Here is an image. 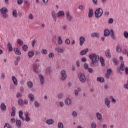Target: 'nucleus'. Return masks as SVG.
I'll list each match as a JSON object with an SVG mask.
<instances>
[{
    "instance_id": "f257e3e1",
    "label": "nucleus",
    "mask_w": 128,
    "mask_h": 128,
    "mask_svg": "<svg viewBox=\"0 0 128 128\" xmlns=\"http://www.w3.org/2000/svg\"><path fill=\"white\" fill-rule=\"evenodd\" d=\"M90 60V66L92 68H96L98 66V60H100V56L96 54L89 55Z\"/></svg>"
},
{
    "instance_id": "f03ea898",
    "label": "nucleus",
    "mask_w": 128,
    "mask_h": 128,
    "mask_svg": "<svg viewBox=\"0 0 128 128\" xmlns=\"http://www.w3.org/2000/svg\"><path fill=\"white\" fill-rule=\"evenodd\" d=\"M102 14H104V11L102 8H97L94 12L95 18H100L102 16Z\"/></svg>"
},
{
    "instance_id": "7ed1b4c3",
    "label": "nucleus",
    "mask_w": 128,
    "mask_h": 128,
    "mask_svg": "<svg viewBox=\"0 0 128 128\" xmlns=\"http://www.w3.org/2000/svg\"><path fill=\"white\" fill-rule=\"evenodd\" d=\"M2 12V16H3L4 18H8V14H6V13L8 12V8H3L0 10V12Z\"/></svg>"
},
{
    "instance_id": "20e7f679",
    "label": "nucleus",
    "mask_w": 128,
    "mask_h": 128,
    "mask_svg": "<svg viewBox=\"0 0 128 128\" xmlns=\"http://www.w3.org/2000/svg\"><path fill=\"white\" fill-rule=\"evenodd\" d=\"M78 79L80 82H85L86 81V76H84V74L80 73L78 75Z\"/></svg>"
},
{
    "instance_id": "39448f33",
    "label": "nucleus",
    "mask_w": 128,
    "mask_h": 128,
    "mask_svg": "<svg viewBox=\"0 0 128 128\" xmlns=\"http://www.w3.org/2000/svg\"><path fill=\"white\" fill-rule=\"evenodd\" d=\"M125 68H126V66H124V61H122L120 65V67H118L116 68V70L118 72H120V70H122V72H124Z\"/></svg>"
},
{
    "instance_id": "423d86ee",
    "label": "nucleus",
    "mask_w": 128,
    "mask_h": 128,
    "mask_svg": "<svg viewBox=\"0 0 128 128\" xmlns=\"http://www.w3.org/2000/svg\"><path fill=\"white\" fill-rule=\"evenodd\" d=\"M61 80H66L67 76L66 74V70H62L60 72Z\"/></svg>"
},
{
    "instance_id": "0eeeda50",
    "label": "nucleus",
    "mask_w": 128,
    "mask_h": 128,
    "mask_svg": "<svg viewBox=\"0 0 128 128\" xmlns=\"http://www.w3.org/2000/svg\"><path fill=\"white\" fill-rule=\"evenodd\" d=\"M66 16L68 22H72V16L70 15V14L68 12V11L66 12Z\"/></svg>"
},
{
    "instance_id": "6e6552de",
    "label": "nucleus",
    "mask_w": 128,
    "mask_h": 128,
    "mask_svg": "<svg viewBox=\"0 0 128 128\" xmlns=\"http://www.w3.org/2000/svg\"><path fill=\"white\" fill-rule=\"evenodd\" d=\"M104 102L106 106L108 108H110V100H108L107 98H105L104 99Z\"/></svg>"
},
{
    "instance_id": "1a4fd4ad",
    "label": "nucleus",
    "mask_w": 128,
    "mask_h": 128,
    "mask_svg": "<svg viewBox=\"0 0 128 128\" xmlns=\"http://www.w3.org/2000/svg\"><path fill=\"white\" fill-rule=\"evenodd\" d=\"M24 116H25V121L26 122H30V114L28 112H25L24 113Z\"/></svg>"
},
{
    "instance_id": "9d476101",
    "label": "nucleus",
    "mask_w": 128,
    "mask_h": 128,
    "mask_svg": "<svg viewBox=\"0 0 128 128\" xmlns=\"http://www.w3.org/2000/svg\"><path fill=\"white\" fill-rule=\"evenodd\" d=\"M55 50H56V52L59 54H64V48L60 47H56L55 48Z\"/></svg>"
},
{
    "instance_id": "9b49d317",
    "label": "nucleus",
    "mask_w": 128,
    "mask_h": 128,
    "mask_svg": "<svg viewBox=\"0 0 128 128\" xmlns=\"http://www.w3.org/2000/svg\"><path fill=\"white\" fill-rule=\"evenodd\" d=\"M46 124L48 126H52L54 124V120L53 119L49 118L46 120Z\"/></svg>"
},
{
    "instance_id": "f8f14e48",
    "label": "nucleus",
    "mask_w": 128,
    "mask_h": 128,
    "mask_svg": "<svg viewBox=\"0 0 128 128\" xmlns=\"http://www.w3.org/2000/svg\"><path fill=\"white\" fill-rule=\"evenodd\" d=\"M88 18H92L94 16V10L92 8H88Z\"/></svg>"
},
{
    "instance_id": "ddd939ff",
    "label": "nucleus",
    "mask_w": 128,
    "mask_h": 128,
    "mask_svg": "<svg viewBox=\"0 0 128 128\" xmlns=\"http://www.w3.org/2000/svg\"><path fill=\"white\" fill-rule=\"evenodd\" d=\"M12 80L14 86H18V79H16V76H12Z\"/></svg>"
},
{
    "instance_id": "4468645a",
    "label": "nucleus",
    "mask_w": 128,
    "mask_h": 128,
    "mask_svg": "<svg viewBox=\"0 0 128 128\" xmlns=\"http://www.w3.org/2000/svg\"><path fill=\"white\" fill-rule=\"evenodd\" d=\"M79 40L80 46H82V44H84V41L86 40V39L84 38V37L81 36L80 37Z\"/></svg>"
},
{
    "instance_id": "2eb2a0df",
    "label": "nucleus",
    "mask_w": 128,
    "mask_h": 128,
    "mask_svg": "<svg viewBox=\"0 0 128 128\" xmlns=\"http://www.w3.org/2000/svg\"><path fill=\"white\" fill-rule=\"evenodd\" d=\"M96 118L98 120H102V116L100 113V112H96Z\"/></svg>"
},
{
    "instance_id": "dca6fc26",
    "label": "nucleus",
    "mask_w": 128,
    "mask_h": 128,
    "mask_svg": "<svg viewBox=\"0 0 128 128\" xmlns=\"http://www.w3.org/2000/svg\"><path fill=\"white\" fill-rule=\"evenodd\" d=\"M38 78L40 80L41 84H44V76L42 75V74H40L38 75Z\"/></svg>"
},
{
    "instance_id": "f3484780",
    "label": "nucleus",
    "mask_w": 128,
    "mask_h": 128,
    "mask_svg": "<svg viewBox=\"0 0 128 128\" xmlns=\"http://www.w3.org/2000/svg\"><path fill=\"white\" fill-rule=\"evenodd\" d=\"M88 48L84 49L80 52V56H84V54H88Z\"/></svg>"
},
{
    "instance_id": "a211bd4d",
    "label": "nucleus",
    "mask_w": 128,
    "mask_h": 128,
    "mask_svg": "<svg viewBox=\"0 0 128 128\" xmlns=\"http://www.w3.org/2000/svg\"><path fill=\"white\" fill-rule=\"evenodd\" d=\"M39 65L34 64V70L36 72V74H38L40 72V70L38 69Z\"/></svg>"
},
{
    "instance_id": "6ab92c4d",
    "label": "nucleus",
    "mask_w": 128,
    "mask_h": 128,
    "mask_svg": "<svg viewBox=\"0 0 128 128\" xmlns=\"http://www.w3.org/2000/svg\"><path fill=\"white\" fill-rule=\"evenodd\" d=\"M18 114H19L20 118V120H22L24 122V116H22L24 114V112H22V110H20L18 112Z\"/></svg>"
},
{
    "instance_id": "aec40b11",
    "label": "nucleus",
    "mask_w": 128,
    "mask_h": 128,
    "mask_svg": "<svg viewBox=\"0 0 128 128\" xmlns=\"http://www.w3.org/2000/svg\"><path fill=\"white\" fill-rule=\"evenodd\" d=\"M14 52H15V54L18 56H20V54H22V52H20V50L16 48H14Z\"/></svg>"
},
{
    "instance_id": "412c9836",
    "label": "nucleus",
    "mask_w": 128,
    "mask_h": 128,
    "mask_svg": "<svg viewBox=\"0 0 128 128\" xmlns=\"http://www.w3.org/2000/svg\"><path fill=\"white\" fill-rule=\"evenodd\" d=\"M16 126L17 128H22V121L20 120H17L16 122Z\"/></svg>"
},
{
    "instance_id": "4be33fe9",
    "label": "nucleus",
    "mask_w": 128,
    "mask_h": 128,
    "mask_svg": "<svg viewBox=\"0 0 128 128\" xmlns=\"http://www.w3.org/2000/svg\"><path fill=\"white\" fill-rule=\"evenodd\" d=\"M105 54L107 58H110L112 56L110 50L108 49L105 52Z\"/></svg>"
},
{
    "instance_id": "5701e85b",
    "label": "nucleus",
    "mask_w": 128,
    "mask_h": 128,
    "mask_svg": "<svg viewBox=\"0 0 128 128\" xmlns=\"http://www.w3.org/2000/svg\"><path fill=\"white\" fill-rule=\"evenodd\" d=\"M99 60L102 66H104V58L102 56L99 57Z\"/></svg>"
},
{
    "instance_id": "b1692460",
    "label": "nucleus",
    "mask_w": 128,
    "mask_h": 128,
    "mask_svg": "<svg viewBox=\"0 0 128 128\" xmlns=\"http://www.w3.org/2000/svg\"><path fill=\"white\" fill-rule=\"evenodd\" d=\"M64 103L67 106H70V104H72V100L70 98H66L64 101Z\"/></svg>"
},
{
    "instance_id": "393cba45",
    "label": "nucleus",
    "mask_w": 128,
    "mask_h": 128,
    "mask_svg": "<svg viewBox=\"0 0 128 128\" xmlns=\"http://www.w3.org/2000/svg\"><path fill=\"white\" fill-rule=\"evenodd\" d=\"M110 36L112 40H116V36H114V32L112 29L110 30Z\"/></svg>"
},
{
    "instance_id": "a878e982",
    "label": "nucleus",
    "mask_w": 128,
    "mask_h": 128,
    "mask_svg": "<svg viewBox=\"0 0 128 128\" xmlns=\"http://www.w3.org/2000/svg\"><path fill=\"white\" fill-rule=\"evenodd\" d=\"M91 36L92 38H100V34L96 32H92L91 34Z\"/></svg>"
},
{
    "instance_id": "bb28decb",
    "label": "nucleus",
    "mask_w": 128,
    "mask_h": 128,
    "mask_svg": "<svg viewBox=\"0 0 128 128\" xmlns=\"http://www.w3.org/2000/svg\"><path fill=\"white\" fill-rule=\"evenodd\" d=\"M64 15V12L62 10H60L57 13V16L60 18V16H62Z\"/></svg>"
},
{
    "instance_id": "cd10ccee",
    "label": "nucleus",
    "mask_w": 128,
    "mask_h": 128,
    "mask_svg": "<svg viewBox=\"0 0 128 128\" xmlns=\"http://www.w3.org/2000/svg\"><path fill=\"white\" fill-rule=\"evenodd\" d=\"M28 97L30 98V102H34V96L32 94H29Z\"/></svg>"
},
{
    "instance_id": "c85d7f7f",
    "label": "nucleus",
    "mask_w": 128,
    "mask_h": 128,
    "mask_svg": "<svg viewBox=\"0 0 128 128\" xmlns=\"http://www.w3.org/2000/svg\"><path fill=\"white\" fill-rule=\"evenodd\" d=\"M96 80L98 82L102 83L104 82V77H98L97 78Z\"/></svg>"
},
{
    "instance_id": "c756f323",
    "label": "nucleus",
    "mask_w": 128,
    "mask_h": 128,
    "mask_svg": "<svg viewBox=\"0 0 128 128\" xmlns=\"http://www.w3.org/2000/svg\"><path fill=\"white\" fill-rule=\"evenodd\" d=\"M82 90V88H78V89H75L74 90V94L76 96H78V94L79 92H80Z\"/></svg>"
},
{
    "instance_id": "7c9ffc66",
    "label": "nucleus",
    "mask_w": 128,
    "mask_h": 128,
    "mask_svg": "<svg viewBox=\"0 0 128 128\" xmlns=\"http://www.w3.org/2000/svg\"><path fill=\"white\" fill-rule=\"evenodd\" d=\"M62 38L60 37V36H58V44L62 45Z\"/></svg>"
},
{
    "instance_id": "2f4dec72",
    "label": "nucleus",
    "mask_w": 128,
    "mask_h": 128,
    "mask_svg": "<svg viewBox=\"0 0 128 128\" xmlns=\"http://www.w3.org/2000/svg\"><path fill=\"white\" fill-rule=\"evenodd\" d=\"M46 72L47 74H50L52 72V68L50 67H47L46 70Z\"/></svg>"
},
{
    "instance_id": "473e14b6",
    "label": "nucleus",
    "mask_w": 128,
    "mask_h": 128,
    "mask_svg": "<svg viewBox=\"0 0 128 128\" xmlns=\"http://www.w3.org/2000/svg\"><path fill=\"white\" fill-rule=\"evenodd\" d=\"M20 56H18L16 58V60L14 62L15 66H18V62H20Z\"/></svg>"
},
{
    "instance_id": "72a5a7b5",
    "label": "nucleus",
    "mask_w": 128,
    "mask_h": 128,
    "mask_svg": "<svg viewBox=\"0 0 128 128\" xmlns=\"http://www.w3.org/2000/svg\"><path fill=\"white\" fill-rule=\"evenodd\" d=\"M110 36V30L108 29H106L104 30V36L106 37Z\"/></svg>"
},
{
    "instance_id": "f704fd0d",
    "label": "nucleus",
    "mask_w": 128,
    "mask_h": 128,
    "mask_svg": "<svg viewBox=\"0 0 128 128\" xmlns=\"http://www.w3.org/2000/svg\"><path fill=\"white\" fill-rule=\"evenodd\" d=\"M51 15L52 18H54V22H56V12H52Z\"/></svg>"
},
{
    "instance_id": "c9c22d12",
    "label": "nucleus",
    "mask_w": 128,
    "mask_h": 128,
    "mask_svg": "<svg viewBox=\"0 0 128 128\" xmlns=\"http://www.w3.org/2000/svg\"><path fill=\"white\" fill-rule=\"evenodd\" d=\"M34 56V52L33 51H30L28 52V56L30 58H32V56Z\"/></svg>"
},
{
    "instance_id": "e433bc0d",
    "label": "nucleus",
    "mask_w": 128,
    "mask_h": 128,
    "mask_svg": "<svg viewBox=\"0 0 128 128\" xmlns=\"http://www.w3.org/2000/svg\"><path fill=\"white\" fill-rule=\"evenodd\" d=\"M0 108H2V110H6V106L4 103H2L1 104Z\"/></svg>"
},
{
    "instance_id": "4c0bfd02",
    "label": "nucleus",
    "mask_w": 128,
    "mask_h": 128,
    "mask_svg": "<svg viewBox=\"0 0 128 128\" xmlns=\"http://www.w3.org/2000/svg\"><path fill=\"white\" fill-rule=\"evenodd\" d=\"M17 44H18L19 46H22V44H24V41H22V39H18L17 40Z\"/></svg>"
},
{
    "instance_id": "58836bf2",
    "label": "nucleus",
    "mask_w": 128,
    "mask_h": 128,
    "mask_svg": "<svg viewBox=\"0 0 128 128\" xmlns=\"http://www.w3.org/2000/svg\"><path fill=\"white\" fill-rule=\"evenodd\" d=\"M116 52H122V48H120V45H118L116 46Z\"/></svg>"
},
{
    "instance_id": "ea45409f",
    "label": "nucleus",
    "mask_w": 128,
    "mask_h": 128,
    "mask_svg": "<svg viewBox=\"0 0 128 128\" xmlns=\"http://www.w3.org/2000/svg\"><path fill=\"white\" fill-rule=\"evenodd\" d=\"M18 104L19 106H22L24 104V101L22 98H20L18 100Z\"/></svg>"
},
{
    "instance_id": "a19ab883",
    "label": "nucleus",
    "mask_w": 128,
    "mask_h": 128,
    "mask_svg": "<svg viewBox=\"0 0 128 128\" xmlns=\"http://www.w3.org/2000/svg\"><path fill=\"white\" fill-rule=\"evenodd\" d=\"M22 48L24 52H27L28 50V45L25 44L23 46Z\"/></svg>"
},
{
    "instance_id": "79ce46f5",
    "label": "nucleus",
    "mask_w": 128,
    "mask_h": 128,
    "mask_svg": "<svg viewBox=\"0 0 128 128\" xmlns=\"http://www.w3.org/2000/svg\"><path fill=\"white\" fill-rule=\"evenodd\" d=\"M28 88H32L33 86V84L32 81L28 82Z\"/></svg>"
},
{
    "instance_id": "37998d69",
    "label": "nucleus",
    "mask_w": 128,
    "mask_h": 128,
    "mask_svg": "<svg viewBox=\"0 0 128 128\" xmlns=\"http://www.w3.org/2000/svg\"><path fill=\"white\" fill-rule=\"evenodd\" d=\"M64 98V94L62 93H60L58 94V100H62Z\"/></svg>"
},
{
    "instance_id": "c03bdc74",
    "label": "nucleus",
    "mask_w": 128,
    "mask_h": 128,
    "mask_svg": "<svg viewBox=\"0 0 128 128\" xmlns=\"http://www.w3.org/2000/svg\"><path fill=\"white\" fill-rule=\"evenodd\" d=\"M57 126L58 128H64V124L62 122H58Z\"/></svg>"
},
{
    "instance_id": "a18cd8bd",
    "label": "nucleus",
    "mask_w": 128,
    "mask_h": 128,
    "mask_svg": "<svg viewBox=\"0 0 128 128\" xmlns=\"http://www.w3.org/2000/svg\"><path fill=\"white\" fill-rule=\"evenodd\" d=\"M112 60L114 64V66H118V60L114 58H112Z\"/></svg>"
},
{
    "instance_id": "49530a36",
    "label": "nucleus",
    "mask_w": 128,
    "mask_h": 128,
    "mask_svg": "<svg viewBox=\"0 0 128 128\" xmlns=\"http://www.w3.org/2000/svg\"><path fill=\"white\" fill-rule=\"evenodd\" d=\"M12 16H14V18H16V16H18V12H16V10H13Z\"/></svg>"
},
{
    "instance_id": "de8ad7c7",
    "label": "nucleus",
    "mask_w": 128,
    "mask_h": 128,
    "mask_svg": "<svg viewBox=\"0 0 128 128\" xmlns=\"http://www.w3.org/2000/svg\"><path fill=\"white\" fill-rule=\"evenodd\" d=\"M34 106L36 108H39L40 104V103H38V102L34 101Z\"/></svg>"
},
{
    "instance_id": "09e8293b",
    "label": "nucleus",
    "mask_w": 128,
    "mask_h": 128,
    "mask_svg": "<svg viewBox=\"0 0 128 128\" xmlns=\"http://www.w3.org/2000/svg\"><path fill=\"white\" fill-rule=\"evenodd\" d=\"M91 128H96V124L94 122H92L91 123Z\"/></svg>"
},
{
    "instance_id": "8fccbe9b",
    "label": "nucleus",
    "mask_w": 128,
    "mask_h": 128,
    "mask_svg": "<svg viewBox=\"0 0 128 128\" xmlns=\"http://www.w3.org/2000/svg\"><path fill=\"white\" fill-rule=\"evenodd\" d=\"M72 116L74 118H76L78 116V113L76 111H73L72 112Z\"/></svg>"
},
{
    "instance_id": "3c124183",
    "label": "nucleus",
    "mask_w": 128,
    "mask_h": 128,
    "mask_svg": "<svg viewBox=\"0 0 128 128\" xmlns=\"http://www.w3.org/2000/svg\"><path fill=\"white\" fill-rule=\"evenodd\" d=\"M124 38H128V31H125L124 33Z\"/></svg>"
},
{
    "instance_id": "603ef678",
    "label": "nucleus",
    "mask_w": 128,
    "mask_h": 128,
    "mask_svg": "<svg viewBox=\"0 0 128 128\" xmlns=\"http://www.w3.org/2000/svg\"><path fill=\"white\" fill-rule=\"evenodd\" d=\"M42 54H48V50H46V48H43L42 50Z\"/></svg>"
},
{
    "instance_id": "864d4df0",
    "label": "nucleus",
    "mask_w": 128,
    "mask_h": 128,
    "mask_svg": "<svg viewBox=\"0 0 128 128\" xmlns=\"http://www.w3.org/2000/svg\"><path fill=\"white\" fill-rule=\"evenodd\" d=\"M65 44H70V39L67 38L65 40Z\"/></svg>"
},
{
    "instance_id": "5fc2aeb1",
    "label": "nucleus",
    "mask_w": 128,
    "mask_h": 128,
    "mask_svg": "<svg viewBox=\"0 0 128 128\" xmlns=\"http://www.w3.org/2000/svg\"><path fill=\"white\" fill-rule=\"evenodd\" d=\"M54 56V53L52 52H51V53H50L48 54V57L50 58H53Z\"/></svg>"
},
{
    "instance_id": "6e6d98bb",
    "label": "nucleus",
    "mask_w": 128,
    "mask_h": 128,
    "mask_svg": "<svg viewBox=\"0 0 128 128\" xmlns=\"http://www.w3.org/2000/svg\"><path fill=\"white\" fill-rule=\"evenodd\" d=\"M36 40H34L32 42V48L34 47V46L36 45Z\"/></svg>"
},
{
    "instance_id": "4d7b16f0",
    "label": "nucleus",
    "mask_w": 128,
    "mask_h": 128,
    "mask_svg": "<svg viewBox=\"0 0 128 128\" xmlns=\"http://www.w3.org/2000/svg\"><path fill=\"white\" fill-rule=\"evenodd\" d=\"M112 22H114V19H112V18H109V20H108V23L110 24H112Z\"/></svg>"
},
{
    "instance_id": "13d9d810",
    "label": "nucleus",
    "mask_w": 128,
    "mask_h": 128,
    "mask_svg": "<svg viewBox=\"0 0 128 128\" xmlns=\"http://www.w3.org/2000/svg\"><path fill=\"white\" fill-rule=\"evenodd\" d=\"M84 66L85 68V70H88V64L86 63L84 64Z\"/></svg>"
},
{
    "instance_id": "bf43d9fd",
    "label": "nucleus",
    "mask_w": 128,
    "mask_h": 128,
    "mask_svg": "<svg viewBox=\"0 0 128 128\" xmlns=\"http://www.w3.org/2000/svg\"><path fill=\"white\" fill-rule=\"evenodd\" d=\"M24 2L25 4H26L27 6H30V3L26 0H24Z\"/></svg>"
},
{
    "instance_id": "052dcab7",
    "label": "nucleus",
    "mask_w": 128,
    "mask_h": 128,
    "mask_svg": "<svg viewBox=\"0 0 128 128\" xmlns=\"http://www.w3.org/2000/svg\"><path fill=\"white\" fill-rule=\"evenodd\" d=\"M59 104L60 108H64V104L62 102H60Z\"/></svg>"
},
{
    "instance_id": "680f3d73",
    "label": "nucleus",
    "mask_w": 128,
    "mask_h": 128,
    "mask_svg": "<svg viewBox=\"0 0 128 128\" xmlns=\"http://www.w3.org/2000/svg\"><path fill=\"white\" fill-rule=\"evenodd\" d=\"M87 70H88V72H90V74H92V72H94V70L92 68H88V69H87Z\"/></svg>"
},
{
    "instance_id": "e2e57ef3",
    "label": "nucleus",
    "mask_w": 128,
    "mask_h": 128,
    "mask_svg": "<svg viewBox=\"0 0 128 128\" xmlns=\"http://www.w3.org/2000/svg\"><path fill=\"white\" fill-rule=\"evenodd\" d=\"M10 128V124L6 123L4 124V128Z\"/></svg>"
},
{
    "instance_id": "0e129e2a",
    "label": "nucleus",
    "mask_w": 128,
    "mask_h": 128,
    "mask_svg": "<svg viewBox=\"0 0 128 128\" xmlns=\"http://www.w3.org/2000/svg\"><path fill=\"white\" fill-rule=\"evenodd\" d=\"M18 4H22V2H24V0H18Z\"/></svg>"
},
{
    "instance_id": "69168bd1",
    "label": "nucleus",
    "mask_w": 128,
    "mask_h": 128,
    "mask_svg": "<svg viewBox=\"0 0 128 128\" xmlns=\"http://www.w3.org/2000/svg\"><path fill=\"white\" fill-rule=\"evenodd\" d=\"M126 74L128 75V66H126L124 70Z\"/></svg>"
},
{
    "instance_id": "338daca9",
    "label": "nucleus",
    "mask_w": 128,
    "mask_h": 128,
    "mask_svg": "<svg viewBox=\"0 0 128 128\" xmlns=\"http://www.w3.org/2000/svg\"><path fill=\"white\" fill-rule=\"evenodd\" d=\"M84 7L82 5H80L78 6V8H79V10H84Z\"/></svg>"
},
{
    "instance_id": "774afa93",
    "label": "nucleus",
    "mask_w": 128,
    "mask_h": 128,
    "mask_svg": "<svg viewBox=\"0 0 128 128\" xmlns=\"http://www.w3.org/2000/svg\"><path fill=\"white\" fill-rule=\"evenodd\" d=\"M92 1L94 6H96L98 4V0H92Z\"/></svg>"
}]
</instances>
